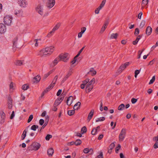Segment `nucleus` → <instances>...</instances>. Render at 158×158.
Here are the masks:
<instances>
[{
  "label": "nucleus",
  "mask_w": 158,
  "mask_h": 158,
  "mask_svg": "<svg viewBox=\"0 0 158 158\" xmlns=\"http://www.w3.org/2000/svg\"><path fill=\"white\" fill-rule=\"evenodd\" d=\"M54 50V47L53 46L47 47L38 52L37 54L41 56H49L53 52Z\"/></svg>",
  "instance_id": "obj_1"
},
{
  "label": "nucleus",
  "mask_w": 158,
  "mask_h": 158,
  "mask_svg": "<svg viewBox=\"0 0 158 158\" xmlns=\"http://www.w3.org/2000/svg\"><path fill=\"white\" fill-rule=\"evenodd\" d=\"M40 146L41 145L40 143L37 142H34L28 148V150L29 151H32V150L36 151L39 149Z\"/></svg>",
  "instance_id": "obj_2"
},
{
  "label": "nucleus",
  "mask_w": 158,
  "mask_h": 158,
  "mask_svg": "<svg viewBox=\"0 0 158 158\" xmlns=\"http://www.w3.org/2000/svg\"><path fill=\"white\" fill-rule=\"evenodd\" d=\"M12 20V16L9 15H6L4 17V22L5 24L9 25L10 24Z\"/></svg>",
  "instance_id": "obj_3"
},
{
  "label": "nucleus",
  "mask_w": 158,
  "mask_h": 158,
  "mask_svg": "<svg viewBox=\"0 0 158 158\" xmlns=\"http://www.w3.org/2000/svg\"><path fill=\"white\" fill-rule=\"evenodd\" d=\"M126 134V130L125 129L123 128L121 130L119 135V140L120 141H122L124 139Z\"/></svg>",
  "instance_id": "obj_4"
},
{
  "label": "nucleus",
  "mask_w": 158,
  "mask_h": 158,
  "mask_svg": "<svg viewBox=\"0 0 158 158\" xmlns=\"http://www.w3.org/2000/svg\"><path fill=\"white\" fill-rule=\"evenodd\" d=\"M60 60L63 61L65 62H66L69 59V55L67 53L64 54H61L59 56Z\"/></svg>",
  "instance_id": "obj_5"
},
{
  "label": "nucleus",
  "mask_w": 158,
  "mask_h": 158,
  "mask_svg": "<svg viewBox=\"0 0 158 158\" xmlns=\"http://www.w3.org/2000/svg\"><path fill=\"white\" fill-rule=\"evenodd\" d=\"M106 1V0H103L99 6L95 10V14H98L99 13L100 10H101L105 5Z\"/></svg>",
  "instance_id": "obj_6"
},
{
  "label": "nucleus",
  "mask_w": 158,
  "mask_h": 158,
  "mask_svg": "<svg viewBox=\"0 0 158 158\" xmlns=\"http://www.w3.org/2000/svg\"><path fill=\"white\" fill-rule=\"evenodd\" d=\"M72 70L71 69H70L69 70L67 74L63 78L61 81V82L62 83H64L65 81L72 75Z\"/></svg>",
  "instance_id": "obj_7"
},
{
  "label": "nucleus",
  "mask_w": 158,
  "mask_h": 158,
  "mask_svg": "<svg viewBox=\"0 0 158 158\" xmlns=\"http://www.w3.org/2000/svg\"><path fill=\"white\" fill-rule=\"evenodd\" d=\"M55 0H48L47 6L49 8H51L55 5Z\"/></svg>",
  "instance_id": "obj_8"
},
{
  "label": "nucleus",
  "mask_w": 158,
  "mask_h": 158,
  "mask_svg": "<svg viewBox=\"0 0 158 158\" xmlns=\"http://www.w3.org/2000/svg\"><path fill=\"white\" fill-rule=\"evenodd\" d=\"M129 64H130L129 62H126L124 64H122L120 67V68H119V70L120 69V70L119 71V72L120 71H121V72H122L127 66L129 65Z\"/></svg>",
  "instance_id": "obj_9"
},
{
  "label": "nucleus",
  "mask_w": 158,
  "mask_h": 158,
  "mask_svg": "<svg viewBox=\"0 0 158 158\" xmlns=\"http://www.w3.org/2000/svg\"><path fill=\"white\" fill-rule=\"evenodd\" d=\"M36 11L41 15H43V10L40 5H39L36 8Z\"/></svg>",
  "instance_id": "obj_10"
},
{
  "label": "nucleus",
  "mask_w": 158,
  "mask_h": 158,
  "mask_svg": "<svg viewBox=\"0 0 158 158\" xmlns=\"http://www.w3.org/2000/svg\"><path fill=\"white\" fill-rule=\"evenodd\" d=\"M18 3L20 6L23 7H25L27 4V2L25 0H19Z\"/></svg>",
  "instance_id": "obj_11"
},
{
  "label": "nucleus",
  "mask_w": 158,
  "mask_h": 158,
  "mask_svg": "<svg viewBox=\"0 0 158 158\" xmlns=\"http://www.w3.org/2000/svg\"><path fill=\"white\" fill-rule=\"evenodd\" d=\"M12 100L11 97H9L8 101V107L9 109H11L12 107Z\"/></svg>",
  "instance_id": "obj_12"
},
{
  "label": "nucleus",
  "mask_w": 158,
  "mask_h": 158,
  "mask_svg": "<svg viewBox=\"0 0 158 158\" xmlns=\"http://www.w3.org/2000/svg\"><path fill=\"white\" fill-rule=\"evenodd\" d=\"M41 79V77L40 76L37 75L33 79L32 82L33 83H38L39 82Z\"/></svg>",
  "instance_id": "obj_13"
},
{
  "label": "nucleus",
  "mask_w": 158,
  "mask_h": 158,
  "mask_svg": "<svg viewBox=\"0 0 158 158\" xmlns=\"http://www.w3.org/2000/svg\"><path fill=\"white\" fill-rule=\"evenodd\" d=\"M94 112V110L93 109L92 110L90 113L88 115V117L87 118V120L88 121H89L92 118Z\"/></svg>",
  "instance_id": "obj_14"
},
{
  "label": "nucleus",
  "mask_w": 158,
  "mask_h": 158,
  "mask_svg": "<svg viewBox=\"0 0 158 158\" xmlns=\"http://www.w3.org/2000/svg\"><path fill=\"white\" fill-rule=\"evenodd\" d=\"M24 60H17L15 62V64L17 66H21L23 64Z\"/></svg>",
  "instance_id": "obj_15"
},
{
  "label": "nucleus",
  "mask_w": 158,
  "mask_h": 158,
  "mask_svg": "<svg viewBox=\"0 0 158 158\" xmlns=\"http://www.w3.org/2000/svg\"><path fill=\"white\" fill-rule=\"evenodd\" d=\"M73 101V97L70 96L68 98L67 101V104L68 106L70 105Z\"/></svg>",
  "instance_id": "obj_16"
},
{
  "label": "nucleus",
  "mask_w": 158,
  "mask_h": 158,
  "mask_svg": "<svg viewBox=\"0 0 158 158\" xmlns=\"http://www.w3.org/2000/svg\"><path fill=\"white\" fill-rule=\"evenodd\" d=\"M18 40V38L17 37H15L13 40V47L15 48H18L17 46V42Z\"/></svg>",
  "instance_id": "obj_17"
},
{
  "label": "nucleus",
  "mask_w": 158,
  "mask_h": 158,
  "mask_svg": "<svg viewBox=\"0 0 158 158\" xmlns=\"http://www.w3.org/2000/svg\"><path fill=\"white\" fill-rule=\"evenodd\" d=\"M81 103L80 102H78L74 106L73 109L74 110H77L79 108Z\"/></svg>",
  "instance_id": "obj_18"
},
{
  "label": "nucleus",
  "mask_w": 158,
  "mask_h": 158,
  "mask_svg": "<svg viewBox=\"0 0 158 158\" xmlns=\"http://www.w3.org/2000/svg\"><path fill=\"white\" fill-rule=\"evenodd\" d=\"M60 61V60L59 56L56 58L53 62V66H54L56 65L58 62Z\"/></svg>",
  "instance_id": "obj_19"
},
{
  "label": "nucleus",
  "mask_w": 158,
  "mask_h": 158,
  "mask_svg": "<svg viewBox=\"0 0 158 158\" xmlns=\"http://www.w3.org/2000/svg\"><path fill=\"white\" fill-rule=\"evenodd\" d=\"M118 34L117 33H112L111 35L110 38L111 39H116L118 36Z\"/></svg>",
  "instance_id": "obj_20"
},
{
  "label": "nucleus",
  "mask_w": 158,
  "mask_h": 158,
  "mask_svg": "<svg viewBox=\"0 0 158 158\" xmlns=\"http://www.w3.org/2000/svg\"><path fill=\"white\" fill-rule=\"evenodd\" d=\"M47 152L49 155L52 156L54 153V150L52 148H49Z\"/></svg>",
  "instance_id": "obj_21"
},
{
  "label": "nucleus",
  "mask_w": 158,
  "mask_h": 158,
  "mask_svg": "<svg viewBox=\"0 0 158 158\" xmlns=\"http://www.w3.org/2000/svg\"><path fill=\"white\" fill-rule=\"evenodd\" d=\"M93 88V85H89V84H88L87 85L86 89H87L89 91V92L91 91Z\"/></svg>",
  "instance_id": "obj_22"
},
{
  "label": "nucleus",
  "mask_w": 158,
  "mask_h": 158,
  "mask_svg": "<svg viewBox=\"0 0 158 158\" xmlns=\"http://www.w3.org/2000/svg\"><path fill=\"white\" fill-rule=\"evenodd\" d=\"M125 106L123 104H121L118 107V110H122L124 109Z\"/></svg>",
  "instance_id": "obj_23"
},
{
  "label": "nucleus",
  "mask_w": 158,
  "mask_h": 158,
  "mask_svg": "<svg viewBox=\"0 0 158 158\" xmlns=\"http://www.w3.org/2000/svg\"><path fill=\"white\" fill-rule=\"evenodd\" d=\"M55 30H52L49 32L47 34V36L49 38L53 35L55 32Z\"/></svg>",
  "instance_id": "obj_24"
},
{
  "label": "nucleus",
  "mask_w": 158,
  "mask_h": 158,
  "mask_svg": "<svg viewBox=\"0 0 158 158\" xmlns=\"http://www.w3.org/2000/svg\"><path fill=\"white\" fill-rule=\"evenodd\" d=\"M87 131V128L85 126L83 127L81 130V132L82 134L86 133Z\"/></svg>",
  "instance_id": "obj_25"
},
{
  "label": "nucleus",
  "mask_w": 158,
  "mask_h": 158,
  "mask_svg": "<svg viewBox=\"0 0 158 158\" xmlns=\"http://www.w3.org/2000/svg\"><path fill=\"white\" fill-rule=\"evenodd\" d=\"M39 126L38 125H33L31 127V129L34 131L36 130V129L38 128Z\"/></svg>",
  "instance_id": "obj_26"
},
{
  "label": "nucleus",
  "mask_w": 158,
  "mask_h": 158,
  "mask_svg": "<svg viewBox=\"0 0 158 158\" xmlns=\"http://www.w3.org/2000/svg\"><path fill=\"white\" fill-rule=\"evenodd\" d=\"M29 87V85H27V84H25L23 85L22 89L23 90H25L28 89Z\"/></svg>",
  "instance_id": "obj_27"
},
{
  "label": "nucleus",
  "mask_w": 158,
  "mask_h": 158,
  "mask_svg": "<svg viewBox=\"0 0 158 158\" xmlns=\"http://www.w3.org/2000/svg\"><path fill=\"white\" fill-rule=\"evenodd\" d=\"M64 96L63 94H61L60 97L58 98L56 100H58L60 102L64 99Z\"/></svg>",
  "instance_id": "obj_28"
},
{
  "label": "nucleus",
  "mask_w": 158,
  "mask_h": 158,
  "mask_svg": "<svg viewBox=\"0 0 158 158\" xmlns=\"http://www.w3.org/2000/svg\"><path fill=\"white\" fill-rule=\"evenodd\" d=\"M23 13V11L22 10H19L17 11H15V15H18V16H20L22 15Z\"/></svg>",
  "instance_id": "obj_29"
},
{
  "label": "nucleus",
  "mask_w": 158,
  "mask_h": 158,
  "mask_svg": "<svg viewBox=\"0 0 158 158\" xmlns=\"http://www.w3.org/2000/svg\"><path fill=\"white\" fill-rule=\"evenodd\" d=\"M75 113L74 110H69L68 111V114L69 116L73 115Z\"/></svg>",
  "instance_id": "obj_30"
},
{
  "label": "nucleus",
  "mask_w": 158,
  "mask_h": 158,
  "mask_svg": "<svg viewBox=\"0 0 158 158\" xmlns=\"http://www.w3.org/2000/svg\"><path fill=\"white\" fill-rule=\"evenodd\" d=\"M105 118L104 117H102L98 118L96 119V122H98L99 121H104L105 120Z\"/></svg>",
  "instance_id": "obj_31"
},
{
  "label": "nucleus",
  "mask_w": 158,
  "mask_h": 158,
  "mask_svg": "<svg viewBox=\"0 0 158 158\" xmlns=\"http://www.w3.org/2000/svg\"><path fill=\"white\" fill-rule=\"evenodd\" d=\"M6 29L5 25L2 23H0V30H6Z\"/></svg>",
  "instance_id": "obj_32"
},
{
  "label": "nucleus",
  "mask_w": 158,
  "mask_h": 158,
  "mask_svg": "<svg viewBox=\"0 0 158 158\" xmlns=\"http://www.w3.org/2000/svg\"><path fill=\"white\" fill-rule=\"evenodd\" d=\"M145 24V21L144 20H142L140 23L139 27L140 29H141L144 26Z\"/></svg>",
  "instance_id": "obj_33"
},
{
  "label": "nucleus",
  "mask_w": 158,
  "mask_h": 158,
  "mask_svg": "<svg viewBox=\"0 0 158 158\" xmlns=\"http://www.w3.org/2000/svg\"><path fill=\"white\" fill-rule=\"evenodd\" d=\"M148 0H143L141 3L142 6H145L148 3Z\"/></svg>",
  "instance_id": "obj_34"
},
{
  "label": "nucleus",
  "mask_w": 158,
  "mask_h": 158,
  "mask_svg": "<svg viewBox=\"0 0 158 158\" xmlns=\"http://www.w3.org/2000/svg\"><path fill=\"white\" fill-rule=\"evenodd\" d=\"M97 129L94 128L91 131V133L92 135H95L97 134Z\"/></svg>",
  "instance_id": "obj_35"
},
{
  "label": "nucleus",
  "mask_w": 158,
  "mask_h": 158,
  "mask_svg": "<svg viewBox=\"0 0 158 158\" xmlns=\"http://www.w3.org/2000/svg\"><path fill=\"white\" fill-rule=\"evenodd\" d=\"M95 82V79L94 78H93L90 81H89L88 84L90 85H93Z\"/></svg>",
  "instance_id": "obj_36"
},
{
  "label": "nucleus",
  "mask_w": 158,
  "mask_h": 158,
  "mask_svg": "<svg viewBox=\"0 0 158 158\" xmlns=\"http://www.w3.org/2000/svg\"><path fill=\"white\" fill-rule=\"evenodd\" d=\"M108 22L107 21H106L102 27V30H103H103H105L106 29L107 27V26L108 25Z\"/></svg>",
  "instance_id": "obj_37"
},
{
  "label": "nucleus",
  "mask_w": 158,
  "mask_h": 158,
  "mask_svg": "<svg viewBox=\"0 0 158 158\" xmlns=\"http://www.w3.org/2000/svg\"><path fill=\"white\" fill-rule=\"evenodd\" d=\"M75 142V144L77 146L81 144V141L80 139H77Z\"/></svg>",
  "instance_id": "obj_38"
},
{
  "label": "nucleus",
  "mask_w": 158,
  "mask_h": 158,
  "mask_svg": "<svg viewBox=\"0 0 158 158\" xmlns=\"http://www.w3.org/2000/svg\"><path fill=\"white\" fill-rule=\"evenodd\" d=\"M26 136V133L25 131H23L22 134L21 135V139L22 140H23L24 139L25 137Z\"/></svg>",
  "instance_id": "obj_39"
},
{
  "label": "nucleus",
  "mask_w": 158,
  "mask_h": 158,
  "mask_svg": "<svg viewBox=\"0 0 158 158\" xmlns=\"http://www.w3.org/2000/svg\"><path fill=\"white\" fill-rule=\"evenodd\" d=\"M89 72H93V73L92 74V76H94L96 74V71L95 70H94V68H91L89 71Z\"/></svg>",
  "instance_id": "obj_40"
},
{
  "label": "nucleus",
  "mask_w": 158,
  "mask_h": 158,
  "mask_svg": "<svg viewBox=\"0 0 158 158\" xmlns=\"http://www.w3.org/2000/svg\"><path fill=\"white\" fill-rule=\"evenodd\" d=\"M155 80V76H153L152 79L150 80L149 82V84L151 85L154 82Z\"/></svg>",
  "instance_id": "obj_41"
},
{
  "label": "nucleus",
  "mask_w": 158,
  "mask_h": 158,
  "mask_svg": "<svg viewBox=\"0 0 158 158\" xmlns=\"http://www.w3.org/2000/svg\"><path fill=\"white\" fill-rule=\"evenodd\" d=\"M86 30H81V31L78 34V37L79 38L82 37V34L85 32Z\"/></svg>",
  "instance_id": "obj_42"
},
{
  "label": "nucleus",
  "mask_w": 158,
  "mask_h": 158,
  "mask_svg": "<svg viewBox=\"0 0 158 158\" xmlns=\"http://www.w3.org/2000/svg\"><path fill=\"white\" fill-rule=\"evenodd\" d=\"M60 23H58L53 28L52 30H57L60 26Z\"/></svg>",
  "instance_id": "obj_43"
},
{
  "label": "nucleus",
  "mask_w": 158,
  "mask_h": 158,
  "mask_svg": "<svg viewBox=\"0 0 158 158\" xmlns=\"http://www.w3.org/2000/svg\"><path fill=\"white\" fill-rule=\"evenodd\" d=\"M58 78V77L57 75L56 76H55V77H54L53 81L52 82V83L54 85H55V83L57 80Z\"/></svg>",
  "instance_id": "obj_44"
},
{
  "label": "nucleus",
  "mask_w": 158,
  "mask_h": 158,
  "mask_svg": "<svg viewBox=\"0 0 158 158\" xmlns=\"http://www.w3.org/2000/svg\"><path fill=\"white\" fill-rule=\"evenodd\" d=\"M121 148V145L120 144H118L117 146L115 148V152L117 153H118V151L120 148Z\"/></svg>",
  "instance_id": "obj_45"
},
{
  "label": "nucleus",
  "mask_w": 158,
  "mask_h": 158,
  "mask_svg": "<svg viewBox=\"0 0 158 158\" xmlns=\"http://www.w3.org/2000/svg\"><path fill=\"white\" fill-rule=\"evenodd\" d=\"M33 118V116L32 114L30 115L27 120V123H29L31 122L32 119Z\"/></svg>",
  "instance_id": "obj_46"
},
{
  "label": "nucleus",
  "mask_w": 158,
  "mask_h": 158,
  "mask_svg": "<svg viewBox=\"0 0 158 158\" xmlns=\"http://www.w3.org/2000/svg\"><path fill=\"white\" fill-rule=\"evenodd\" d=\"M9 87L10 90H11V89L13 90L14 89L13 83L12 82H11L10 83L9 85Z\"/></svg>",
  "instance_id": "obj_47"
},
{
  "label": "nucleus",
  "mask_w": 158,
  "mask_h": 158,
  "mask_svg": "<svg viewBox=\"0 0 158 158\" xmlns=\"http://www.w3.org/2000/svg\"><path fill=\"white\" fill-rule=\"evenodd\" d=\"M52 137V136L49 134H48L45 137V139L47 140H49L50 138H51Z\"/></svg>",
  "instance_id": "obj_48"
},
{
  "label": "nucleus",
  "mask_w": 158,
  "mask_h": 158,
  "mask_svg": "<svg viewBox=\"0 0 158 158\" xmlns=\"http://www.w3.org/2000/svg\"><path fill=\"white\" fill-rule=\"evenodd\" d=\"M144 49H143L142 50V51L141 52H140V51H139V52H138V59H139V58H140L141 54L142 53V52L144 51Z\"/></svg>",
  "instance_id": "obj_49"
},
{
  "label": "nucleus",
  "mask_w": 158,
  "mask_h": 158,
  "mask_svg": "<svg viewBox=\"0 0 158 158\" xmlns=\"http://www.w3.org/2000/svg\"><path fill=\"white\" fill-rule=\"evenodd\" d=\"M44 120L42 119H40L39 122L41 126H42L44 124Z\"/></svg>",
  "instance_id": "obj_50"
},
{
  "label": "nucleus",
  "mask_w": 158,
  "mask_h": 158,
  "mask_svg": "<svg viewBox=\"0 0 158 158\" xmlns=\"http://www.w3.org/2000/svg\"><path fill=\"white\" fill-rule=\"evenodd\" d=\"M48 123L47 122H45L44 124L41 127V128L40 130V131H41V130L44 129L45 128V127L47 125Z\"/></svg>",
  "instance_id": "obj_51"
},
{
  "label": "nucleus",
  "mask_w": 158,
  "mask_h": 158,
  "mask_svg": "<svg viewBox=\"0 0 158 158\" xmlns=\"http://www.w3.org/2000/svg\"><path fill=\"white\" fill-rule=\"evenodd\" d=\"M114 142L112 143L110 145L109 148L110 149H112L114 147L115 145L114 144Z\"/></svg>",
  "instance_id": "obj_52"
},
{
  "label": "nucleus",
  "mask_w": 158,
  "mask_h": 158,
  "mask_svg": "<svg viewBox=\"0 0 158 158\" xmlns=\"http://www.w3.org/2000/svg\"><path fill=\"white\" fill-rule=\"evenodd\" d=\"M137 99H135L134 98H133L131 99V102L132 104L135 103L137 101Z\"/></svg>",
  "instance_id": "obj_53"
},
{
  "label": "nucleus",
  "mask_w": 158,
  "mask_h": 158,
  "mask_svg": "<svg viewBox=\"0 0 158 158\" xmlns=\"http://www.w3.org/2000/svg\"><path fill=\"white\" fill-rule=\"evenodd\" d=\"M89 81V79H86L85 80H84L82 81V82H83L82 84H84V85H85L87 83H88Z\"/></svg>",
  "instance_id": "obj_54"
},
{
  "label": "nucleus",
  "mask_w": 158,
  "mask_h": 158,
  "mask_svg": "<svg viewBox=\"0 0 158 158\" xmlns=\"http://www.w3.org/2000/svg\"><path fill=\"white\" fill-rule=\"evenodd\" d=\"M1 118H5V114L3 111L1 113Z\"/></svg>",
  "instance_id": "obj_55"
},
{
  "label": "nucleus",
  "mask_w": 158,
  "mask_h": 158,
  "mask_svg": "<svg viewBox=\"0 0 158 158\" xmlns=\"http://www.w3.org/2000/svg\"><path fill=\"white\" fill-rule=\"evenodd\" d=\"M152 30H146V34L148 35H150L152 32Z\"/></svg>",
  "instance_id": "obj_56"
},
{
  "label": "nucleus",
  "mask_w": 158,
  "mask_h": 158,
  "mask_svg": "<svg viewBox=\"0 0 158 158\" xmlns=\"http://www.w3.org/2000/svg\"><path fill=\"white\" fill-rule=\"evenodd\" d=\"M83 152L87 154L89 153V148H85L83 150Z\"/></svg>",
  "instance_id": "obj_57"
},
{
  "label": "nucleus",
  "mask_w": 158,
  "mask_h": 158,
  "mask_svg": "<svg viewBox=\"0 0 158 158\" xmlns=\"http://www.w3.org/2000/svg\"><path fill=\"white\" fill-rule=\"evenodd\" d=\"M60 103V102H59L58 100H56L54 102V105L57 106L59 105Z\"/></svg>",
  "instance_id": "obj_58"
},
{
  "label": "nucleus",
  "mask_w": 158,
  "mask_h": 158,
  "mask_svg": "<svg viewBox=\"0 0 158 158\" xmlns=\"http://www.w3.org/2000/svg\"><path fill=\"white\" fill-rule=\"evenodd\" d=\"M15 116V112L14 111H13L12 112V114L10 115V119H12Z\"/></svg>",
  "instance_id": "obj_59"
},
{
  "label": "nucleus",
  "mask_w": 158,
  "mask_h": 158,
  "mask_svg": "<svg viewBox=\"0 0 158 158\" xmlns=\"http://www.w3.org/2000/svg\"><path fill=\"white\" fill-rule=\"evenodd\" d=\"M97 158H103V153L102 152H101L100 154L98 155Z\"/></svg>",
  "instance_id": "obj_60"
},
{
  "label": "nucleus",
  "mask_w": 158,
  "mask_h": 158,
  "mask_svg": "<svg viewBox=\"0 0 158 158\" xmlns=\"http://www.w3.org/2000/svg\"><path fill=\"white\" fill-rule=\"evenodd\" d=\"M89 155H92L93 153V149L92 148L89 149Z\"/></svg>",
  "instance_id": "obj_61"
},
{
  "label": "nucleus",
  "mask_w": 158,
  "mask_h": 158,
  "mask_svg": "<svg viewBox=\"0 0 158 158\" xmlns=\"http://www.w3.org/2000/svg\"><path fill=\"white\" fill-rule=\"evenodd\" d=\"M154 148L155 149L158 148V142H156L154 145Z\"/></svg>",
  "instance_id": "obj_62"
},
{
  "label": "nucleus",
  "mask_w": 158,
  "mask_h": 158,
  "mask_svg": "<svg viewBox=\"0 0 158 158\" xmlns=\"http://www.w3.org/2000/svg\"><path fill=\"white\" fill-rule=\"evenodd\" d=\"M154 141L157 142L158 141V135L156 136H155L153 138Z\"/></svg>",
  "instance_id": "obj_63"
},
{
  "label": "nucleus",
  "mask_w": 158,
  "mask_h": 158,
  "mask_svg": "<svg viewBox=\"0 0 158 158\" xmlns=\"http://www.w3.org/2000/svg\"><path fill=\"white\" fill-rule=\"evenodd\" d=\"M61 92H62L61 89H59L58 90V91L57 92V93L56 95L57 96H60V94L61 93Z\"/></svg>",
  "instance_id": "obj_64"
}]
</instances>
